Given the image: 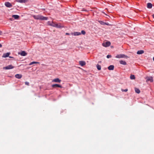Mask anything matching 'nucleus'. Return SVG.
Returning a JSON list of instances; mask_svg holds the SVG:
<instances>
[{"label": "nucleus", "mask_w": 154, "mask_h": 154, "mask_svg": "<svg viewBox=\"0 0 154 154\" xmlns=\"http://www.w3.org/2000/svg\"><path fill=\"white\" fill-rule=\"evenodd\" d=\"M33 17L36 20H47L48 19L47 17H43L41 15H33Z\"/></svg>", "instance_id": "f257e3e1"}, {"label": "nucleus", "mask_w": 154, "mask_h": 154, "mask_svg": "<svg viewBox=\"0 0 154 154\" xmlns=\"http://www.w3.org/2000/svg\"><path fill=\"white\" fill-rule=\"evenodd\" d=\"M51 26L54 27H56L57 28H61L62 27H63L61 25L60 23H55L53 22H52L51 23Z\"/></svg>", "instance_id": "f03ea898"}, {"label": "nucleus", "mask_w": 154, "mask_h": 154, "mask_svg": "<svg viewBox=\"0 0 154 154\" xmlns=\"http://www.w3.org/2000/svg\"><path fill=\"white\" fill-rule=\"evenodd\" d=\"M116 57L119 58H123L127 59L128 58V57L127 56L124 54H120L117 55L116 56Z\"/></svg>", "instance_id": "7ed1b4c3"}, {"label": "nucleus", "mask_w": 154, "mask_h": 154, "mask_svg": "<svg viewBox=\"0 0 154 154\" xmlns=\"http://www.w3.org/2000/svg\"><path fill=\"white\" fill-rule=\"evenodd\" d=\"M146 82H153V77L152 76L150 77H147L146 78Z\"/></svg>", "instance_id": "20e7f679"}, {"label": "nucleus", "mask_w": 154, "mask_h": 154, "mask_svg": "<svg viewBox=\"0 0 154 154\" xmlns=\"http://www.w3.org/2000/svg\"><path fill=\"white\" fill-rule=\"evenodd\" d=\"M111 44V43L109 42H107L105 43L102 44L103 46L105 47H107L109 46Z\"/></svg>", "instance_id": "39448f33"}, {"label": "nucleus", "mask_w": 154, "mask_h": 154, "mask_svg": "<svg viewBox=\"0 0 154 154\" xmlns=\"http://www.w3.org/2000/svg\"><path fill=\"white\" fill-rule=\"evenodd\" d=\"M16 2L20 3H25L27 2L28 0H16Z\"/></svg>", "instance_id": "423d86ee"}, {"label": "nucleus", "mask_w": 154, "mask_h": 154, "mask_svg": "<svg viewBox=\"0 0 154 154\" xmlns=\"http://www.w3.org/2000/svg\"><path fill=\"white\" fill-rule=\"evenodd\" d=\"M5 5L6 6L8 7H11L12 6L11 4L8 2H6L5 3Z\"/></svg>", "instance_id": "0eeeda50"}, {"label": "nucleus", "mask_w": 154, "mask_h": 154, "mask_svg": "<svg viewBox=\"0 0 154 154\" xmlns=\"http://www.w3.org/2000/svg\"><path fill=\"white\" fill-rule=\"evenodd\" d=\"M79 64L82 66H83L85 65L86 63L85 61H79Z\"/></svg>", "instance_id": "6e6552de"}, {"label": "nucleus", "mask_w": 154, "mask_h": 154, "mask_svg": "<svg viewBox=\"0 0 154 154\" xmlns=\"http://www.w3.org/2000/svg\"><path fill=\"white\" fill-rule=\"evenodd\" d=\"M52 82H53L60 83L61 82V80L58 78H56L53 79Z\"/></svg>", "instance_id": "1a4fd4ad"}, {"label": "nucleus", "mask_w": 154, "mask_h": 154, "mask_svg": "<svg viewBox=\"0 0 154 154\" xmlns=\"http://www.w3.org/2000/svg\"><path fill=\"white\" fill-rule=\"evenodd\" d=\"M81 34V33L80 32H74V33H72V35L75 36L79 35Z\"/></svg>", "instance_id": "9d476101"}, {"label": "nucleus", "mask_w": 154, "mask_h": 154, "mask_svg": "<svg viewBox=\"0 0 154 154\" xmlns=\"http://www.w3.org/2000/svg\"><path fill=\"white\" fill-rule=\"evenodd\" d=\"M10 54V53H5L3 54V57H6L9 55Z\"/></svg>", "instance_id": "9b49d317"}, {"label": "nucleus", "mask_w": 154, "mask_h": 154, "mask_svg": "<svg viewBox=\"0 0 154 154\" xmlns=\"http://www.w3.org/2000/svg\"><path fill=\"white\" fill-rule=\"evenodd\" d=\"M15 77L17 78L20 79L22 77V75L21 74H17L15 75Z\"/></svg>", "instance_id": "f8f14e48"}, {"label": "nucleus", "mask_w": 154, "mask_h": 154, "mask_svg": "<svg viewBox=\"0 0 154 154\" xmlns=\"http://www.w3.org/2000/svg\"><path fill=\"white\" fill-rule=\"evenodd\" d=\"M52 87L53 88L54 87H59V88H62V86L56 84H54L52 85Z\"/></svg>", "instance_id": "ddd939ff"}, {"label": "nucleus", "mask_w": 154, "mask_h": 154, "mask_svg": "<svg viewBox=\"0 0 154 154\" xmlns=\"http://www.w3.org/2000/svg\"><path fill=\"white\" fill-rule=\"evenodd\" d=\"M147 8L150 9L152 7V5L150 3H148L147 4Z\"/></svg>", "instance_id": "4468645a"}, {"label": "nucleus", "mask_w": 154, "mask_h": 154, "mask_svg": "<svg viewBox=\"0 0 154 154\" xmlns=\"http://www.w3.org/2000/svg\"><path fill=\"white\" fill-rule=\"evenodd\" d=\"M144 51L143 50L138 51L137 52V54H140L143 53Z\"/></svg>", "instance_id": "2eb2a0df"}, {"label": "nucleus", "mask_w": 154, "mask_h": 154, "mask_svg": "<svg viewBox=\"0 0 154 154\" xmlns=\"http://www.w3.org/2000/svg\"><path fill=\"white\" fill-rule=\"evenodd\" d=\"M20 54L22 56H25L27 54V53L25 51H22Z\"/></svg>", "instance_id": "dca6fc26"}, {"label": "nucleus", "mask_w": 154, "mask_h": 154, "mask_svg": "<svg viewBox=\"0 0 154 154\" xmlns=\"http://www.w3.org/2000/svg\"><path fill=\"white\" fill-rule=\"evenodd\" d=\"M12 17L16 19H18L19 17V16L18 15H13Z\"/></svg>", "instance_id": "f3484780"}, {"label": "nucleus", "mask_w": 154, "mask_h": 154, "mask_svg": "<svg viewBox=\"0 0 154 154\" xmlns=\"http://www.w3.org/2000/svg\"><path fill=\"white\" fill-rule=\"evenodd\" d=\"M119 62L120 64L123 65H125L126 64V63L124 61L120 60Z\"/></svg>", "instance_id": "a211bd4d"}, {"label": "nucleus", "mask_w": 154, "mask_h": 154, "mask_svg": "<svg viewBox=\"0 0 154 154\" xmlns=\"http://www.w3.org/2000/svg\"><path fill=\"white\" fill-rule=\"evenodd\" d=\"M135 90L137 94H139L140 92V90L138 88H135Z\"/></svg>", "instance_id": "6ab92c4d"}, {"label": "nucleus", "mask_w": 154, "mask_h": 154, "mask_svg": "<svg viewBox=\"0 0 154 154\" xmlns=\"http://www.w3.org/2000/svg\"><path fill=\"white\" fill-rule=\"evenodd\" d=\"M39 64V62H31V63H30L29 64V65H32V64Z\"/></svg>", "instance_id": "aec40b11"}, {"label": "nucleus", "mask_w": 154, "mask_h": 154, "mask_svg": "<svg viewBox=\"0 0 154 154\" xmlns=\"http://www.w3.org/2000/svg\"><path fill=\"white\" fill-rule=\"evenodd\" d=\"M130 79H135V77L134 75H131L130 76Z\"/></svg>", "instance_id": "412c9836"}, {"label": "nucleus", "mask_w": 154, "mask_h": 154, "mask_svg": "<svg viewBox=\"0 0 154 154\" xmlns=\"http://www.w3.org/2000/svg\"><path fill=\"white\" fill-rule=\"evenodd\" d=\"M100 24L102 25H105V24H106V23L103 22L102 21H100L99 22Z\"/></svg>", "instance_id": "4be33fe9"}, {"label": "nucleus", "mask_w": 154, "mask_h": 154, "mask_svg": "<svg viewBox=\"0 0 154 154\" xmlns=\"http://www.w3.org/2000/svg\"><path fill=\"white\" fill-rule=\"evenodd\" d=\"M81 33L83 35H85V32L84 30H82L81 31Z\"/></svg>", "instance_id": "5701e85b"}, {"label": "nucleus", "mask_w": 154, "mask_h": 154, "mask_svg": "<svg viewBox=\"0 0 154 154\" xmlns=\"http://www.w3.org/2000/svg\"><path fill=\"white\" fill-rule=\"evenodd\" d=\"M106 57L108 58H109L111 57V56L110 55H108Z\"/></svg>", "instance_id": "b1692460"}, {"label": "nucleus", "mask_w": 154, "mask_h": 154, "mask_svg": "<svg viewBox=\"0 0 154 154\" xmlns=\"http://www.w3.org/2000/svg\"><path fill=\"white\" fill-rule=\"evenodd\" d=\"M13 67V66L12 65H10L8 66L7 67Z\"/></svg>", "instance_id": "393cba45"}, {"label": "nucleus", "mask_w": 154, "mask_h": 154, "mask_svg": "<svg viewBox=\"0 0 154 154\" xmlns=\"http://www.w3.org/2000/svg\"><path fill=\"white\" fill-rule=\"evenodd\" d=\"M128 90L127 89H126L125 90H123V89H122V91H125V92H126L128 91Z\"/></svg>", "instance_id": "a878e982"}, {"label": "nucleus", "mask_w": 154, "mask_h": 154, "mask_svg": "<svg viewBox=\"0 0 154 154\" xmlns=\"http://www.w3.org/2000/svg\"><path fill=\"white\" fill-rule=\"evenodd\" d=\"M25 84H26V85H29V82H25Z\"/></svg>", "instance_id": "bb28decb"}, {"label": "nucleus", "mask_w": 154, "mask_h": 154, "mask_svg": "<svg viewBox=\"0 0 154 154\" xmlns=\"http://www.w3.org/2000/svg\"><path fill=\"white\" fill-rule=\"evenodd\" d=\"M109 70H113L114 68H108Z\"/></svg>", "instance_id": "cd10ccee"}, {"label": "nucleus", "mask_w": 154, "mask_h": 154, "mask_svg": "<svg viewBox=\"0 0 154 154\" xmlns=\"http://www.w3.org/2000/svg\"><path fill=\"white\" fill-rule=\"evenodd\" d=\"M108 67H114V66L113 65H110Z\"/></svg>", "instance_id": "c85d7f7f"}, {"label": "nucleus", "mask_w": 154, "mask_h": 154, "mask_svg": "<svg viewBox=\"0 0 154 154\" xmlns=\"http://www.w3.org/2000/svg\"><path fill=\"white\" fill-rule=\"evenodd\" d=\"M48 24L49 25L51 26V23L50 22H48Z\"/></svg>", "instance_id": "c756f323"}, {"label": "nucleus", "mask_w": 154, "mask_h": 154, "mask_svg": "<svg viewBox=\"0 0 154 154\" xmlns=\"http://www.w3.org/2000/svg\"><path fill=\"white\" fill-rule=\"evenodd\" d=\"M97 67H100V66L98 64H97Z\"/></svg>", "instance_id": "7c9ffc66"}, {"label": "nucleus", "mask_w": 154, "mask_h": 154, "mask_svg": "<svg viewBox=\"0 0 154 154\" xmlns=\"http://www.w3.org/2000/svg\"><path fill=\"white\" fill-rule=\"evenodd\" d=\"M5 68L6 69H12V68Z\"/></svg>", "instance_id": "2f4dec72"}, {"label": "nucleus", "mask_w": 154, "mask_h": 154, "mask_svg": "<svg viewBox=\"0 0 154 154\" xmlns=\"http://www.w3.org/2000/svg\"><path fill=\"white\" fill-rule=\"evenodd\" d=\"M97 69L98 70H101V68H97Z\"/></svg>", "instance_id": "473e14b6"}, {"label": "nucleus", "mask_w": 154, "mask_h": 154, "mask_svg": "<svg viewBox=\"0 0 154 154\" xmlns=\"http://www.w3.org/2000/svg\"><path fill=\"white\" fill-rule=\"evenodd\" d=\"M105 25H109V23H106V24H105Z\"/></svg>", "instance_id": "72a5a7b5"}, {"label": "nucleus", "mask_w": 154, "mask_h": 154, "mask_svg": "<svg viewBox=\"0 0 154 154\" xmlns=\"http://www.w3.org/2000/svg\"><path fill=\"white\" fill-rule=\"evenodd\" d=\"M2 45L1 44H0V48L2 47Z\"/></svg>", "instance_id": "f704fd0d"}, {"label": "nucleus", "mask_w": 154, "mask_h": 154, "mask_svg": "<svg viewBox=\"0 0 154 154\" xmlns=\"http://www.w3.org/2000/svg\"><path fill=\"white\" fill-rule=\"evenodd\" d=\"M69 33H66V35H69Z\"/></svg>", "instance_id": "c9c22d12"}, {"label": "nucleus", "mask_w": 154, "mask_h": 154, "mask_svg": "<svg viewBox=\"0 0 154 154\" xmlns=\"http://www.w3.org/2000/svg\"><path fill=\"white\" fill-rule=\"evenodd\" d=\"M152 17L153 18H154V14H153L152 15Z\"/></svg>", "instance_id": "e433bc0d"}, {"label": "nucleus", "mask_w": 154, "mask_h": 154, "mask_svg": "<svg viewBox=\"0 0 154 154\" xmlns=\"http://www.w3.org/2000/svg\"><path fill=\"white\" fill-rule=\"evenodd\" d=\"M2 32L0 31V35L1 34Z\"/></svg>", "instance_id": "4c0bfd02"}, {"label": "nucleus", "mask_w": 154, "mask_h": 154, "mask_svg": "<svg viewBox=\"0 0 154 154\" xmlns=\"http://www.w3.org/2000/svg\"><path fill=\"white\" fill-rule=\"evenodd\" d=\"M153 61H154V57H153Z\"/></svg>", "instance_id": "58836bf2"}, {"label": "nucleus", "mask_w": 154, "mask_h": 154, "mask_svg": "<svg viewBox=\"0 0 154 154\" xmlns=\"http://www.w3.org/2000/svg\"><path fill=\"white\" fill-rule=\"evenodd\" d=\"M10 57V58L12 57Z\"/></svg>", "instance_id": "ea45409f"}]
</instances>
